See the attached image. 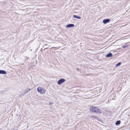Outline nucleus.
<instances>
[{"label":"nucleus","instance_id":"nucleus-10","mask_svg":"<svg viewBox=\"0 0 130 130\" xmlns=\"http://www.w3.org/2000/svg\"><path fill=\"white\" fill-rule=\"evenodd\" d=\"M95 112H96L97 113H101V112L100 111V110L97 107V109H96V110L95 111Z\"/></svg>","mask_w":130,"mask_h":130},{"label":"nucleus","instance_id":"nucleus-14","mask_svg":"<svg viewBox=\"0 0 130 130\" xmlns=\"http://www.w3.org/2000/svg\"><path fill=\"white\" fill-rule=\"evenodd\" d=\"M93 117L94 118H95V117H96V116H93Z\"/></svg>","mask_w":130,"mask_h":130},{"label":"nucleus","instance_id":"nucleus-17","mask_svg":"<svg viewBox=\"0 0 130 130\" xmlns=\"http://www.w3.org/2000/svg\"><path fill=\"white\" fill-rule=\"evenodd\" d=\"M51 104V103H50V105Z\"/></svg>","mask_w":130,"mask_h":130},{"label":"nucleus","instance_id":"nucleus-1","mask_svg":"<svg viewBox=\"0 0 130 130\" xmlns=\"http://www.w3.org/2000/svg\"><path fill=\"white\" fill-rule=\"evenodd\" d=\"M38 92L41 93H45V91L43 88L41 87H38L37 88Z\"/></svg>","mask_w":130,"mask_h":130},{"label":"nucleus","instance_id":"nucleus-16","mask_svg":"<svg viewBox=\"0 0 130 130\" xmlns=\"http://www.w3.org/2000/svg\"><path fill=\"white\" fill-rule=\"evenodd\" d=\"M48 47H46V49H47V48H48Z\"/></svg>","mask_w":130,"mask_h":130},{"label":"nucleus","instance_id":"nucleus-13","mask_svg":"<svg viewBox=\"0 0 130 130\" xmlns=\"http://www.w3.org/2000/svg\"><path fill=\"white\" fill-rule=\"evenodd\" d=\"M127 45H123L122 46V47L123 48H126V47H127Z\"/></svg>","mask_w":130,"mask_h":130},{"label":"nucleus","instance_id":"nucleus-8","mask_svg":"<svg viewBox=\"0 0 130 130\" xmlns=\"http://www.w3.org/2000/svg\"><path fill=\"white\" fill-rule=\"evenodd\" d=\"M73 18H76L77 19H81V18L79 16H77L75 15H74L73 16Z\"/></svg>","mask_w":130,"mask_h":130},{"label":"nucleus","instance_id":"nucleus-3","mask_svg":"<svg viewBox=\"0 0 130 130\" xmlns=\"http://www.w3.org/2000/svg\"><path fill=\"white\" fill-rule=\"evenodd\" d=\"M65 81V80L64 79L61 78L57 82V83L58 85H60Z\"/></svg>","mask_w":130,"mask_h":130},{"label":"nucleus","instance_id":"nucleus-11","mask_svg":"<svg viewBox=\"0 0 130 130\" xmlns=\"http://www.w3.org/2000/svg\"><path fill=\"white\" fill-rule=\"evenodd\" d=\"M121 121H117L116 123V125H118L120 123Z\"/></svg>","mask_w":130,"mask_h":130},{"label":"nucleus","instance_id":"nucleus-9","mask_svg":"<svg viewBox=\"0 0 130 130\" xmlns=\"http://www.w3.org/2000/svg\"><path fill=\"white\" fill-rule=\"evenodd\" d=\"M112 56V55L111 53H109L106 55V57H110Z\"/></svg>","mask_w":130,"mask_h":130},{"label":"nucleus","instance_id":"nucleus-5","mask_svg":"<svg viewBox=\"0 0 130 130\" xmlns=\"http://www.w3.org/2000/svg\"><path fill=\"white\" fill-rule=\"evenodd\" d=\"M110 21V20L108 19H105L103 20V22L104 24H106V23L109 22Z\"/></svg>","mask_w":130,"mask_h":130},{"label":"nucleus","instance_id":"nucleus-7","mask_svg":"<svg viewBox=\"0 0 130 130\" xmlns=\"http://www.w3.org/2000/svg\"><path fill=\"white\" fill-rule=\"evenodd\" d=\"M0 74H6V72L5 71L3 70H0Z\"/></svg>","mask_w":130,"mask_h":130},{"label":"nucleus","instance_id":"nucleus-4","mask_svg":"<svg viewBox=\"0 0 130 130\" xmlns=\"http://www.w3.org/2000/svg\"><path fill=\"white\" fill-rule=\"evenodd\" d=\"M31 89L29 88H28L26 89L25 90V92L23 93L21 95H24L26 93L28 92Z\"/></svg>","mask_w":130,"mask_h":130},{"label":"nucleus","instance_id":"nucleus-15","mask_svg":"<svg viewBox=\"0 0 130 130\" xmlns=\"http://www.w3.org/2000/svg\"><path fill=\"white\" fill-rule=\"evenodd\" d=\"M47 45V44H45L44 45Z\"/></svg>","mask_w":130,"mask_h":130},{"label":"nucleus","instance_id":"nucleus-12","mask_svg":"<svg viewBox=\"0 0 130 130\" xmlns=\"http://www.w3.org/2000/svg\"><path fill=\"white\" fill-rule=\"evenodd\" d=\"M121 64V63L119 62L116 65V67H118V66H119Z\"/></svg>","mask_w":130,"mask_h":130},{"label":"nucleus","instance_id":"nucleus-6","mask_svg":"<svg viewBox=\"0 0 130 130\" xmlns=\"http://www.w3.org/2000/svg\"><path fill=\"white\" fill-rule=\"evenodd\" d=\"M74 26V24H69L67 25H66V27H73Z\"/></svg>","mask_w":130,"mask_h":130},{"label":"nucleus","instance_id":"nucleus-2","mask_svg":"<svg viewBox=\"0 0 130 130\" xmlns=\"http://www.w3.org/2000/svg\"><path fill=\"white\" fill-rule=\"evenodd\" d=\"M90 111L92 112H95L96 109H97V107L94 106H91L90 107Z\"/></svg>","mask_w":130,"mask_h":130}]
</instances>
